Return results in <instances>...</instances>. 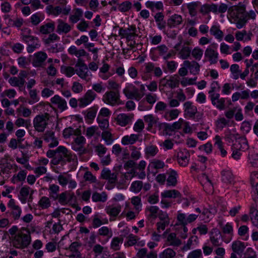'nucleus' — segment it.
<instances>
[{
  "label": "nucleus",
  "mask_w": 258,
  "mask_h": 258,
  "mask_svg": "<svg viewBox=\"0 0 258 258\" xmlns=\"http://www.w3.org/2000/svg\"><path fill=\"white\" fill-rule=\"evenodd\" d=\"M245 6L244 5L239 6L233 10L232 16L237 19L236 23V27L238 29L242 28L249 20L254 21L256 18V10H250L245 11Z\"/></svg>",
  "instance_id": "1"
},
{
  "label": "nucleus",
  "mask_w": 258,
  "mask_h": 258,
  "mask_svg": "<svg viewBox=\"0 0 258 258\" xmlns=\"http://www.w3.org/2000/svg\"><path fill=\"white\" fill-rule=\"evenodd\" d=\"M31 241V237L29 232L24 233L19 231L15 235L13 240V246L18 249H24L27 248Z\"/></svg>",
  "instance_id": "2"
},
{
  "label": "nucleus",
  "mask_w": 258,
  "mask_h": 258,
  "mask_svg": "<svg viewBox=\"0 0 258 258\" xmlns=\"http://www.w3.org/2000/svg\"><path fill=\"white\" fill-rule=\"evenodd\" d=\"M141 73L143 74L142 78L151 77L152 75L157 78H160L163 75V72L159 67H157L152 62H148L145 63L142 67Z\"/></svg>",
  "instance_id": "3"
},
{
  "label": "nucleus",
  "mask_w": 258,
  "mask_h": 258,
  "mask_svg": "<svg viewBox=\"0 0 258 258\" xmlns=\"http://www.w3.org/2000/svg\"><path fill=\"white\" fill-rule=\"evenodd\" d=\"M124 95L130 99L139 101L144 95V93L140 91L134 84H127L123 90Z\"/></svg>",
  "instance_id": "4"
},
{
  "label": "nucleus",
  "mask_w": 258,
  "mask_h": 258,
  "mask_svg": "<svg viewBox=\"0 0 258 258\" xmlns=\"http://www.w3.org/2000/svg\"><path fill=\"white\" fill-rule=\"evenodd\" d=\"M50 115L48 113L37 115L33 119V126L35 132L43 133L48 124Z\"/></svg>",
  "instance_id": "5"
},
{
  "label": "nucleus",
  "mask_w": 258,
  "mask_h": 258,
  "mask_svg": "<svg viewBox=\"0 0 258 258\" xmlns=\"http://www.w3.org/2000/svg\"><path fill=\"white\" fill-rule=\"evenodd\" d=\"M138 29L136 25L128 26L127 28H120L118 35L121 38H125L127 41H135V39L138 37Z\"/></svg>",
  "instance_id": "6"
},
{
  "label": "nucleus",
  "mask_w": 258,
  "mask_h": 258,
  "mask_svg": "<svg viewBox=\"0 0 258 258\" xmlns=\"http://www.w3.org/2000/svg\"><path fill=\"white\" fill-rule=\"evenodd\" d=\"M102 101L105 103L112 106L123 104V102L120 99L119 93L113 91L105 92L103 95Z\"/></svg>",
  "instance_id": "7"
},
{
  "label": "nucleus",
  "mask_w": 258,
  "mask_h": 258,
  "mask_svg": "<svg viewBox=\"0 0 258 258\" xmlns=\"http://www.w3.org/2000/svg\"><path fill=\"white\" fill-rule=\"evenodd\" d=\"M198 216L199 215L195 214L186 215L178 211L176 216V225H187L191 224L197 220Z\"/></svg>",
  "instance_id": "8"
},
{
  "label": "nucleus",
  "mask_w": 258,
  "mask_h": 258,
  "mask_svg": "<svg viewBox=\"0 0 258 258\" xmlns=\"http://www.w3.org/2000/svg\"><path fill=\"white\" fill-rule=\"evenodd\" d=\"M77 66L78 68L76 70V73L78 76L86 83L90 82L93 75L88 69L87 64L83 62Z\"/></svg>",
  "instance_id": "9"
},
{
  "label": "nucleus",
  "mask_w": 258,
  "mask_h": 258,
  "mask_svg": "<svg viewBox=\"0 0 258 258\" xmlns=\"http://www.w3.org/2000/svg\"><path fill=\"white\" fill-rule=\"evenodd\" d=\"M217 46L216 43H213L209 46L205 51V56L211 64H216L218 62L219 53L217 51Z\"/></svg>",
  "instance_id": "10"
},
{
  "label": "nucleus",
  "mask_w": 258,
  "mask_h": 258,
  "mask_svg": "<svg viewBox=\"0 0 258 258\" xmlns=\"http://www.w3.org/2000/svg\"><path fill=\"white\" fill-rule=\"evenodd\" d=\"M48 190L50 199L54 201L57 200L61 205H64V191L58 195L59 187L57 185L54 184L50 185Z\"/></svg>",
  "instance_id": "11"
},
{
  "label": "nucleus",
  "mask_w": 258,
  "mask_h": 258,
  "mask_svg": "<svg viewBox=\"0 0 258 258\" xmlns=\"http://www.w3.org/2000/svg\"><path fill=\"white\" fill-rule=\"evenodd\" d=\"M190 154L185 148H181L177 153L176 160L178 165L182 167L188 166L190 160Z\"/></svg>",
  "instance_id": "12"
},
{
  "label": "nucleus",
  "mask_w": 258,
  "mask_h": 258,
  "mask_svg": "<svg viewBox=\"0 0 258 258\" xmlns=\"http://www.w3.org/2000/svg\"><path fill=\"white\" fill-rule=\"evenodd\" d=\"M96 93L92 90H88L86 93L78 99V106L84 108L89 105L96 97Z\"/></svg>",
  "instance_id": "13"
},
{
  "label": "nucleus",
  "mask_w": 258,
  "mask_h": 258,
  "mask_svg": "<svg viewBox=\"0 0 258 258\" xmlns=\"http://www.w3.org/2000/svg\"><path fill=\"white\" fill-rule=\"evenodd\" d=\"M134 117L133 113H120L117 116L116 121L119 125L125 126L132 123Z\"/></svg>",
  "instance_id": "14"
},
{
  "label": "nucleus",
  "mask_w": 258,
  "mask_h": 258,
  "mask_svg": "<svg viewBox=\"0 0 258 258\" xmlns=\"http://www.w3.org/2000/svg\"><path fill=\"white\" fill-rule=\"evenodd\" d=\"M212 104L215 106L218 109L223 110L225 108V98H220L219 94L211 95L209 96Z\"/></svg>",
  "instance_id": "15"
},
{
  "label": "nucleus",
  "mask_w": 258,
  "mask_h": 258,
  "mask_svg": "<svg viewBox=\"0 0 258 258\" xmlns=\"http://www.w3.org/2000/svg\"><path fill=\"white\" fill-rule=\"evenodd\" d=\"M86 144V139L84 137L80 135H76L74 141L72 143V149L76 151H80L84 148Z\"/></svg>",
  "instance_id": "16"
},
{
  "label": "nucleus",
  "mask_w": 258,
  "mask_h": 258,
  "mask_svg": "<svg viewBox=\"0 0 258 258\" xmlns=\"http://www.w3.org/2000/svg\"><path fill=\"white\" fill-rule=\"evenodd\" d=\"M97 110L98 107L94 106L82 112L84 115V118L86 123L91 124L93 122L96 116Z\"/></svg>",
  "instance_id": "17"
},
{
  "label": "nucleus",
  "mask_w": 258,
  "mask_h": 258,
  "mask_svg": "<svg viewBox=\"0 0 258 258\" xmlns=\"http://www.w3.org/2000/svg\"><path fill=\"white\" fill-rule=\"evenodd\" d=\"M47 55L46 53L42 51H39L34 54L32 59V64L35 67H41L44 61L47 58Z\"/></svg>",
  "instance_id": "18"
},
{
  "label": "nucleus",
  "mask_w": 258,
  "mask_h": 258,
  "mask_svg": "<svg viewBox=\"0 0 258 258\" xmlns=\"http://www.w3.org/2000/svg\"><path fill=\"white\" fill-rule=\"evenodd\" d=\"M184 115L189 117H193L198 112L197 107L191 101H186L183 104Z\"/></svg>",
  "instance_id": "19"
},
{
  "label": "nucleus",
  "mask_w": 258,
  "mask_h": 258,
  "mask_svg": "<svg viewBox=\"0 0 258 258\" xmlns=\"http://www.w3.org/2000/svg\"><path fill=\"white\" fill-rule=\"evenodd\" d=\"M222 236L220 232L217 229H213L210 237V241L214 246H221L222 244Z\"/></svg>",
  "instance_id": "20"
},
{
  "label": "nucleus",
  "mask_w": 258,
  "mask_h": 258,
  "mask_svg": "<svg viewBox=\"0 0 258 258\" xmlns=\"http://www.w3.org/2000/svg\"><path fill=\"white\" fill-rule=\"evenodd\" d=\"M237 150L245 152L249 149L248 141L245 137H240L232 145Z\"/></svg>",
  "instance_id": "21"
},
{
  "label": "nucleus",
  "mask_w": 258,
  "mask_h": 258,
  "mask_svg": "<svg viewBox=\"0 0 258 258\" xmlns=\"http://www.w3.org/2000/svg\"><path fill=\"white\" fill-rule=\"evenodd\" d=\"M183 64L189 70L190 74L196 75L199 73L200 66L196 61L184 60Z\"/></svg>",
  "instance_id": "22"
},
{
  "label": "nucleus",
  "mask_w": 258,
  "mask_h": 258,
  "mask_svg": "<svg viewBox=\"0 0 258 258\" xmlns=\"http://www.w3.org/2000/svg\"><path fill=\"white\" fill-rule=\"evenodd\" d=\"M221 180L223 182L227 184L234 183V176L231 170L227 169H223L221 172Z\"/></svg>",
  "instance_id": "23"
},
{
  "label": "nucleus",
  "mask_w": 258,
  "mask_h": 258,
  "mask_svg": "<svg viewBox=\"0 0 258 258\" xmlns=\"http://www.w3.org/2000/svg\"><path fill=\"white\" fill-rule=\"evenodd\" d=\"M79 245L77 242H73L70 246L69 249L67 250L66 256L69 258H81L80 252L78 251Z\"/></svg>",
  "instance_id": "24"
},
{
  "label": "nucleus",
  "mask_w": 258,
  "mask_h": 258,
  "mask_svg": "<svg viewBox=\"0 0 258 258\" xmlns=\"http://www.w3.org/2000/svg\"><path fill=\"white\" fill-rule=\"evenodd\" d=\"M145 6L152 12L163 10V4L161 1L154 2L148 1L145 3Z\"/></svg>",
  "instance_id": "25"
},
{
  "label": "nucleus",
  "mask_w": 258,
  "mask_h": 258,
  "mask_svg": "<svg viewBox=\"0 0 258 258\" xmlns=\"http://www.w3.org/2000/svg\"><path fill=\"white\" fill-rule=\"evenodd\" d=\"M159 211L158 207L156 206L147 207L145 210L146 216L149 220H154L158 217Z\"/></svg>",
  "instance_id": "26"
},
{
  "label": "nucleus",
  "mask_w": 258,
  "mask_h": 258,
  "mask_svg": "<svg viewBox=\"0 0 258 258\" xmlns=\"http://www.w3.org/2000/svg\"><path fill=\"white\" fill-rule=\"evenodd\" d=\"M248 161L253 167L258 166V151L254 148H251L249 150L248 155Z\"/></svg>",
  "instance_id": "27"
},
{
  "label": "nucleus",
  "mask_w": 258,
  "mask_h": 258,
  "mask_svg": "<svg viewBox=\"0 0 258 258\" xmlns=\"http://www.w3.org/2000/svg\"><path fill=\"white\" fill-rule=\"evenodd\" d=\"M166 243L167 245L173 247H178L181 244V240L175 233H170L167 237Z\"/></svg>",
  "instance_id": "28"
},
{
  "label": "nucleus",
  "mask_w": 258,
  "mask_h": 258,
  "mask_svg": "<svg viewBox=\"0 0 258 258\" xmlns=\"http://www.w3.org/2000/svg\"><path fill=\"white\" fill-rule=\"evenodd\" d=\"M168 177L167 179V184L169 186H174L177 182L178 173L175 170L169 169L167 171Z\"/></svg>",
  "instance_id": "29"
},
{
  "label": "nucleus",
  "mask_w": 258,
  "mask_h": 258,
  "mask_svg": "<svg viewBox=\"0 0 258 258\" xmlns=\"http://www.w3.org/2000/svg\"><path fill=\"white\" fill-rule=\"evenodd\" d=\"M182 22V16L178 14H174L167 20V25L170 28H174L180 25Z\"/></svg>",
  "instance_id": "30"
},
{
  "label": "nucleus",
  "mask_w": 258,
  "mask_h": 258,
  "mask_svg": "<svg viewBox=\"0 0 258 258\" xmlns=\"http://www.w3.org/2000/svg\"><path fill=\"white\" fill-rule=\"evenodd\" d=\"M139 137L140 135L134 134L124 136L122 138L121 143L123 145H133L139 140Z\"/></svg>",
  "instance_id": "31"
},
{
  "label": "nucleus",
  "mask_w": 258,
  "mask_h": 258,
  "mask_svg": "<svg viewBox=\"0 0 258 258\" xmlns=\"http://www.w3.org/2000/svg\"><path fill=\"white\" fill-rule=\"evenodd\" d=\"M72 14L70 16L69 20L70 22L73 24L78 22L82 17L83 15V11L82 9L76 8L73 10Z\"/></svg>",
  "instance_id": "32"
},
{
  "label": "nucleus",
  "mask_w": 258,
  "mask_h": 258,
  "mask_svg": "<svg viewBox=\"0 0 258 258\" xmlns=\"http://www.w3.org/2000/svg\"><path fill=\"white\" fill-rule=\"evenodd\" d=\"M210 34L214 36L215 38L221 41L223 39L224 34L220 30V26L217 25H213L210 29Z\"/></svg>",
  "instance_id": "33"
},
{
  "label": "nucleus",
  "mask_w": 258,
  "mask_h": 258,
  "mask_svg": "<svg viewBox=\"0 0 258 258\" xmlns=\"http://www.w3.org/2000/svg\"><path fill=\"white\" fill-rule=\"evenodd\" d=\"M121 206H109L105 208L106 213L111 217H116L121 211Z\"/></svg>",
  "instance_id": "34"
},
{
  "label": "nucleus",
  "mask_w": 258,
  "mask_h": 258,
  "mask_svg": "<svg viewBox=\"0 0 258 258\" xmlns=\"http://www.w3.org/2000/svg\"><path fill=\"white\" fill-rule=\"evenodd\" d=\"M162 198H176L181 197L180 193L176 189L166 190L161 193Z\"/></svg>",
  "instance_id": "35"
},
{
  "label": "nucleus",
  "mask_w": 258,
  "mask_h": 258,
  "mask_svg": "<svg viewBox=\"0 0 258 258\" xmlns=\"http://www.w3.org/2000/svg\"><path fill=\"white\" fill-rule=\"evenodd\" d=\"M144 119L146 123L148 124L149 128H152L153 126L158 124L159 126L158 118L154 116L152 114H148L144 116Z\"/></svg>",
  "instance_id": "36"
},
{
  "label": "nucleus",
  "mask_w": 258,
  "mask_h": 258,
  "mask_svg": "<svg viewBox=\"0 0 258 258\" xmlns=\"http://www.w3.org/2000/svg\"><path fill=\"white\" fill-rule=\"evenodd\" d=\"M231 247L233 252L238 254H241L245 247L244 243L239 240L233 242Z\"/></svg>",
  "instance_id": "37"
},
{
  "label": "nucleus",
  "mask_w": 258,
  "mask_h": 258,
  "mask_svg": "<svg viewBox=\"0 0 258 258\" xmlns=\"http://www.w3.org/2000/svg\"><path fill=\"white\" fill-rule=\"evenodd\" d=\"M55 28L53 22H49L40 27L39 31L43 34H47L52 32Z\"/></svg>",
  "instance_id": "38"
},
{
  "label": "nucleus",
  "mask_w": 258,
  "mask_h": 258,
  "mask_svg": "<svg viewBox=\"0 0 258 258\" xmlns=\"http://www.w3.org/2000/svg\"><path fill=\"white\" fill-rule=\"evenodd\" d=\"M70 163L72 169L75 168L77 165V158L75 155L72 154L69 151L66 149V162Z\"/></svg>",
  "instance_id": "39"
},
{
  "label": "nucleus",
  "mask_w": 258,
  "mask_h": 258,
  "mask_svg": "<svg viewBox=\"0 0 258 258\" xmlns=\"http://www.w3.org/2000/svg\"><path fill=\"white\" fill-rule=\"evenodd\" d=\"M107 196L104 192L99 193L94 192L92 196V200L94 202H105L107 201Z\"/></svg>",
  "instance_id": "40"
},
{
  "label": "nucleus",
  "mask_w": 258,
  "mask_h": 258,
  "mask_svg": "<svg viewBox=\"0 0 258 258\" xmlns=\"http://www.w3.org/2000/svg\"><path fill=\"white\" fill-rule=\"evenodd\" d=\"M131 203L134 206V208L137 213H139L142 210V204L141 201V197L140 196H134L131 198Z\"/></svg>",
  "instance_id": "41"
},
{
  "label": "nucleus",
  "mask_w": 258,
  "mask_h": 258,
  "mask_svg": "<svg viewBox=\"0 0 258 258\" xmlns=\"http://www.w3.org/2000/svg\"><path fill=\"white\" fill-rule=\"evenodd\" d=\"M60 153L62 154V156H64V146H60L55 150H48L46 152V156L49 158H54Z\"/></svg>",
  "instance_id": "42"
},
{
  "label": "nucleus",
  "mask_w": 258,
  "mask_h": 258,
  "mask_svg": "<svg viewBox=\"0 0 258 258\" xmlns=\"http://www.w3.org/2000/svg\"><path fill=\"white\" fill-rule=\"evenodd\" d=\"M158 151L157 147L153 145L147 146L145 149V155L148 157L155 156Z\"/></svg>",
  "instance_id": "43"
},
{
  "label": "nucleus",
  "mask_w": 258,
  "mask_h": 258,
  "mask_svg": "<svg viewBox=\"0 0 258 258\" xmlns=\"http://www.w3.org/2000/svg\"><path fill=\"white\" fill-rule=\"evenodd\" d=\"M51 101L52 103L57 104L58 108L61 112L64 110V100L62 99L59 96L54 95L51 98Z\"/></svg>",
  "instance_id": "44"
},
{
  "label": "nucleus",
  "mask_w": 258,
  "mask_h": 258,
  "mask_svg": "<svg viewBox=\"0 0 258 258\" xmlns=\"http://www.w3.org/2000/svg\"><path fill=\"white\" fill-rule=\"evenodd\" d=\"M140 239L138 236L133 234H130L126 237V241L124 242L125 247H129L135 245L137 243L138 241Z\"/></svg>",
  "instance_id": "45"
},
{
  "label": "nucleus",
  "mask_w": 258,
  "mask_h": 258,
  "mask_svg": "<svg viewBox=\"0 0 258 258\" xmlns=\"http://www.w3.org/2000/svg\"><path fill=\"white\" fill-rule=\"evenodd\" d=\"M180 111L177 109H173L165 112L164 117L167 120L176 119L179 115Z\"/></svg>",
  "instance_id": "46"
},
{
  "label": "nucleus",
  "mask_w": 258,
  "mask_h": 258,
  "mask_svg": "<svg viewBox=\"0 0 258 258\" xmlns=\"http://www.w3.org/2000/svg\"><path fill=\"white\" fill-rule=\"evenodd\" d=\"M101 218L102 217L98 213L96 214L93 216L92 220V225L94 228L100 227L103 224H106L108 223L107 220H105L104 222H103L101 220Z\"/></svg>",
  "instance_id": "47"
},
{
  "label": "nucleus",
  "mask_w": 258,
  "mask_h": 258,
  "mask_svg": "<svg viewBox=\"0 0 258 258\" xmlns=\"http://www.w3.org/2000/svg\"><path fill=\"white\" fill-rule=\"evenodd\" d=\"M204 50L200 47L197 46L191 50L192 57L197 60H200L203 55Z\"/></svg>",
  "instance_id": "48"
},
{
  "label": "nucleus",
  "mask_w": 258,
  "mask_h": 258,
  "mask_svg": "<svg viewBox=\"0 0 258 258\" xmlns=\"http://www.w3.org/2000/svg\"><path fill=\"white\" fill-rule=\"evenodd\" d=\"M9 83L13 86L23 87L25 83V79L18 78L16 77L11 78L9 80Z\"/></svg>",
  "instance_id": "49"
},
{
  "label": "nucleus",
  "mask_w": 258,
  "mask_h": 258,
  "mask_svg": "<svg viewBox=\"0 0 258 258\" xmlns=\"http://www.w3.org/2000/svg\"><path fill=\"white\" fill-rule=\"evenodd\" d=\"M176 255V252L172 248H167L159 254V258H173Z\"/></svg>",
  "instance_id": "50"
},
{
  "label": "nucleus",
  "mask_w": 258,
  "mask_h": 258,
  "mask_svg": "<svg viewBox=\"0 0 258 258\" xmlns=\"http://www.w3.org/2000/svg\"><path fill=\"white\" fill-rule=\"evenodd\" d=\"M46 12L48 14L58 16L62 12V9L59 6L53 7L52 5H49L46 8Z\"/></svg>",
  "instance_id": "51"
},
{
  "label": "nucleus",
  "mask_w": 258,
  "mask_h": 258,
  "mask_svg": "<svg viewBox=\"0 0 258 258\" xmlns=\"http://www.w3.org/2000/svg\"><path fill=\"white\" fill-rule=\"evenodd\" d=\"M43 15L41 13H36L31 16V22L33 25L36 26L43 20Z\"/></svg>",
  "instance_id": "52"
},
{
  "label": "nucleus",
  "mask_w": 258,
  "mask_h": 258,
  "mask_svg": "<svg viewBox=\"0 0 258 258\" xmlns=\"http://www.w3.org/2000/svg\"><path fill=\"white\" fill-rule=\"evenodd\" d=\"M132 4L131 2L126 1H124L120 4H118L117 9L119 11L124 13L128 12L131 8Z\"/></svg>",
  "instance_id": "53"
},
{
  "label": "nucleus",
  "mask_w": 258,
  "mask_h": 258,
  "mask_svg": "<svg viewBox=\"0 0 258 258\" xmlns=\"http://www.w3.org/2000/svg\"><path fill=\"white\" fill-rule=\"evenodd\" d=\"M143 187V182L140 180L135 181L132 182L130 189L131 191L135 193L139 192Z\"/></svg>",
  "instance_id": "54"
},
{
  "label": "nucleus",
  "mask_w": 258,
  "mask_h": 258,
  "mask_svg": "<svg viewBox=\"0 0 258 258\" xmlns=\"http://www.w3.org/2000/svg\"><path fill=\"white\" fill-rule=\"evenodd\" d=\"M27 172L25 170L20 171L16 176L14 175L12 178V182L15 183L16 181H24L26 177Z\"/></svg>",
  "instance_id": "55"
},
{
  "label": "nucleus",
  "mask_w": 258,
  "mask_h": 258,
  "mask_svg": "<svg viewBox=\"0 0 258 258\" xmlns=\"http://www.w3.org/2000/svg\"><path fill=\"white\" fill-rule=\"evenodd\" d=\"M191 50L188 46H183L179 52V57L182 59L188 58L191 54Z\"/></svg>",
  "instance_id": "56"
},
{
  "label": "nucleus",
  "mask_w": 258,
  "mask_h": 258,
  "mask_svg": "<svg viewBox=\"0 0 258 258\" xmlns=\"http://www.w3.org/2000/svg\"><path fill=\"white\" fill-rule=\"evenodd\" d=\"M101 136L107 145H110L113 143L114 140L111 133L109 131H103Z\"/></svg>",
  "instance_id": "57"
},
{
  "label": "nucleus",
  "mask_w": 258,
  "mask_h": 258,
  "mask_svg": "<svg viewBox=\"0 0 258 258\" xmlns=\"http://www.w3.org/2000/svg\"><path fill=\"white\" fill-rule=\"evenodd\" d=\"M159 127L160 130H163L167 135H170L171 132L174 131L172 124H170L167 123H159Z\"/></svg>",
  "instance_id": "58"
},
{
  "label": "nucleus",
  "mask_w": 258,
  "mask_h": 258,
  "mask_svg": "<svg viewBox=\"0 0 258 258\" xmlns=\"http://www.w3.org/2000/svg\"><path fill=\"white\" fill-rule=\"evenodd\" d=\"M81 134V131L78 128L75 129L71 127L66 128V138H69L71 136L75 137L76 135H80Z\"/></svg>",
  "instance_id": "59"
},
{
  "label": "nucleus",
  "mask_w": 258,
  "mask_h": 258,
  "mask_svg": "<svg viewBox=\"0 0 258 258\" xmlns=\"http://www.w3.org/2000/svg\"><path fill=\"white\" fill-rule=\"evenodd\" d=\"M131 151V157L135 160L139 159L141 157V153L140 151V148H138L137 147L132 146L130 148Z\"/></svg>",
  "instance_id": "60"
},
{
  "label": "nucleus",
  "mask_w": 258,
  "mask_h": 258,
  "mask_svg": "<svg viewBox=\"0 0 258 258\" xmlns=\"http://www.w3.org/2000/svg\"><path fill=\"white\" fill-rule=\"evenodd\" d=\"M123 242V239L118 237H115L112 239L110 247L114 250H119L120 248V244Z\"/></svg>",
  "instance_id": "61"
},
{
  "label": "nucleus",
  "mask_w": 258,
  "mask_h": 258,
  "mask_svg": "<svg viewBox=\"0 0 258 258\" xmlns=\"http://www.w3.org/2000/svg\"><path fill=\"white\" fill-rule=\"evenodd\" d=\"M38 205L42 209H47L51 205L49 199L45 196L41 197L38 202Z\"/></svg>",
  "instance_id": "62"
},
{
  "label": "nucleus",
  "mask_w": 258,
  "mask_h": 258,
  "mask_svg": "<svg viewBox=\"0 0 258 258\" xmlns=\"http://www.w3.org/2000/svg\"><path fill=\"white\" fill-rule=\"evenodd\" d=\"M230 70L233 76V78L235 80L238 79L241 73L239 66L237 64H233L231 66Z\"/></svg>",
  "instance_id": "63"
},
{
  "label": "nucleus",
  "mask_w": 258,
  "mask_h": 258,
  "mask_svg": "<svg viewBox=\"0 0 258 258\" xmlns=\"http://www.w3.org/2000/svg\"><path fill=\"white\" fill-rule=\"evenodd\" d=\"M249 214L250 220H252L253 218L258 217L257 205L255 203L252 204L250 205Z\"/></svg>",
  "instance_id": "64"
}]
</instances>
